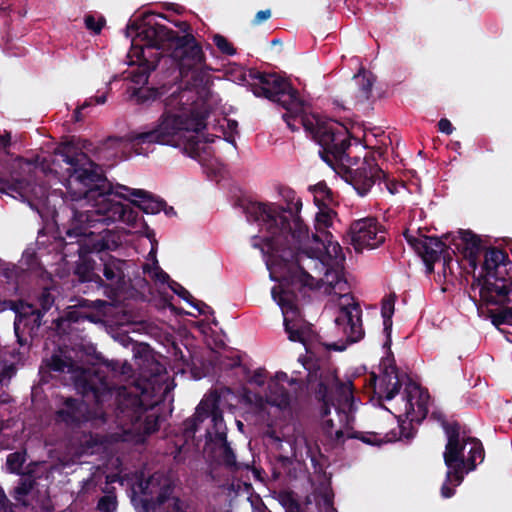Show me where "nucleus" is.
Listing matches in <instances>:
<instances>
[{"instance_id": "51", "label": "nucleus", "mask_w": 512, "mask_h": 512, "mask_svg": "<svg viewBox=\"0 0 512 512\" xmlns=\"http://www.w3.org/2000/svg\"><path fill=\"white\" fill-rule=\"evenodd\" d=\"M224 120L226 122V129H227V131L224 129V134L226 136L225 139L229 143H235L234 136H235V134L238 133V131H237L238 122L236 120H232V119H224Z\"/></svg>"}, {"instance_id": "17", "label": "nucleus", "mask_w": 512, "mask_h": 512, "mask_svg": "<svg viewBox=\"0 0 512 512\" xmlns=\"http://www.w3.org/2000/svg\"><path fill=\"white\" fill-rule=\"evenodd\" d=\"M403 236L410 247L416 252L423 260L427 272L434 271V264L440 259L441 253L445 248V242L436 236H414L409 230L403 233Z\"/></svg>"}, {"instance_id": "3", "label": "nucleus", "mask_w": 512, "mask_h": 512, "mask_svg": "<svg viewBox=\"0 0 512 512\" xmlns=\"http://www.w3.org/2000/svg\"><path fill=\"white\" fill-rule=\"evenodd\" d=\"M156 17L166 19L163 14L145 13L140 18L128 23V31L137 32V37L145 42L140 47L133 41L132 52L138 60L143 61L141 73L133 77L135 83H146L150 73L156 69L158 63L167 53L179 66L184 74L205 61L202 46L192 33L180 36L176 31L160 24Z\"/></svg>"}, {"instance_id": "5", "label": "nucleus", "mask_w": 512, "mask_h": 512, "mask_svg": "<svg viewBox=\"0 0 512 512\" xmlns=\"http://www.w3.org/2000/svg\"><path fill=\"white\" fill-rule=\"evenodd\" d=\"M189 91L173 92L165 99V111L157 122L143 131L134 132L131 136L133 144H160L173 147L180 146L182 134L199 133L206 127V116L198 112L189 103Z\"/></svg>"}, {"instance_id": "25", "label": "nucleus", "mask_w": 512, "mask_h": 512, "mask_svg": "<svg viewBox=\"0 0 512 512\" xmlns=\"http://www.w3.org/2000/svg\"><path fill=\"white\" fill-rule=\"evenodd\" d=\"M354 80L358 85V91L356 97L359 101H366L370 98L372 88L375 82V77L371 72H366L364 69L360 70L358 74L354 76Z\"/></svg>"}, {"instance_id": "56", "label": "nucleus", "mask_w": 512, "mask_h": 512, "mask_svg": "<svg viewBox=\"0 0 512 512\" xmlns=\"http://www.w3.org/2000/svg\"><path fill=\"white\" fill-rule=\"evenodd\" d=\"M190 305L197 309L199 314L206 315L214 313L213 309L209 305H207L203 301L196 300L195 298Z\"/></svg>"}, {"instance_id": "42", "label": "nucleus", "mask_w": 512, "mask_h": 512, "mask_svg": "<svg viewBox=\"0 0 512 512\" xmlns=\"http://www.w3.org/2000/svg\"><path fill=\"white\" fill-rule=\"evenodd\" d=\"M117 497L114 492H109L108 494L99 498L97 503V509L100 512H114L117 508Z\"/></svg>"}, {"instance_id": "33", "label": "nucleus", "mask_w": 512, "mask_h": 512, "mask_svg": "<svg viewBox=\"0 0 512 512\" xmlns=\"http://www.w3.org/2000/svg\"><path fill=\"white\" fill-rule=\"evenodd\" d=\"M19 475L21 477L18 481L17 486L14 488V498L16 500H20L22 497L29 495L37 485V481L25 476L22 473Z\"/></svg>"}, {"instance_id": "26", "label": "nucleus", "mask_w": 512, "mask_h": 512, "mask_svg": "<svg viewBox=\"0 0 512 512\" xmlns=\"http://www.w3.org/2000/svg\"><path fill=\"white\" fill-rule=\"evenodd\" d=\"M487 318L491 323L501 332L506 333V329H502V325H509L512 327V306L504 307L498 310L487 309ZM507 341L512 343V339L507 337Z\"/></svg>"}, {"instance_id": "12", "label": "nucleus", "mask_w": 512, "mask_h": 512, "mask_svg": "<svg viewBox=\"0 0 512 512\" xmlns=\"http://www.w3.org/2000/svg\"><path fill=\"white\" fill-rule=\"evenodd\" d=\"M351 245L357 253L364 249H376L386 241L387 231L376 217L368 216L351 222Z\"/></svg>"}, {"instance_id": "4", "label": "nucleus", "mask_w": 512, "mask_h": 512, "mask_svg": "<svg viewBox=\"0 0 512 512\" xmlns=\"http://www.w3.org/2000/svg\"><path fill=\"white\" fill-rule=\"evenodd\" d=\"M464 244L462 253L473 271L484 257L482 271L473 276L471 289L479 288L481 301L486 305H504L512 301V260L498 247L486 248L481 238L470 230H460Z\"/></svg>"}, {"instance_id": "45", "label": "nucleus", "mask_w": 512, "mask_h": 512, "mask_svg": "<svg viewBox=\"0 0 512 512\" xmlns=\"http://www.w3.org/2000/svg\"><path fill=\"white\" fill-rule=\"evenodd\" d=\"M47 366L49 367L50 370L61 373L64 372L67 368H69L70 364L66 360H64L60 355L53 354L50 357Z\"/></svg>"}, {"instance_id": "22", "label": "nucleus", "mask_w": 512, "mask_h": 512, "mask_svg": "<svg viewBox=\"0 0 512 512\" xmlns=\"http://www.w3.org/2000/svg\"><path fill=\"white\" fill-rule=\"evenodd\" d=\"M348 438L358 439L363 443L372 446H381L384 443L395 441V439L397 438V433L395 432V430H390L385 434L378 432L355 431L349 434Z\"/></svg>"}, {"instance_id": "32", "label": "nucleus", "mask_w": 512, "mask_h": 512, "mask_svg": "<svg viewBox=\"0 0 512 512\" xmlns=\"http://www.w3.org/2000/svg\"><path fill=\"white\" fill-rule=\"evenodd\" d=\"M271 390V401L270 403L272 405L285 408L289 406L291 397L289 392L283 387L279 386L278 384H274L273 388L270 386Z\"/></svg>"}, {"instance_id": "35", "label": "nucleus", "mask_w": 512, "mask_h": 512, "mask_svg": "<svg viewBox=\"0 0 512 512\" xmlns=\"http://www.w3.org/2000/svg\"><path fill=\"white\" fill-rule=\"evenodd\" d=\"M286 112L283 114L282 118L286 122L287 126L291 129V131H296L299 129L297 124L302 125L301 118L309 117L308 115L303 114L304 112V103L301 99V109L298 112L289 111L285 109Z\"/></svg>"}, {"instance_id": "54", "label": "nucleus", "mask_w": 512, "mask_h": 512, "mask_svg": "<svg viewBox=\"0 0 512 512\" xmlns=\"http://www.w3.org/2000/svg\"><path fill=\"white\" fill-rule=\"evenodd\" d=\"M266 380V370L259 368L254 371L253 375L249 379V383L257 386H263Z\"/></svg>"}, {"instance_id": "20", "label": "nucleus", "mask_w": 512, "mask_h": 512, "mask_svg": "<svg viewBox=\"0 0 512 512\" xmlns=\"http://www.w3.org/2000/svg\"><path fill=\"white\" fill-rule=\"evenodd\" d=\"M404 394L406 399L405 408L407 417L411 412H414L415 407H417L418 411L423 413L425 416L427 413V402L429 399L428 392L423 390L418 383L408 378V381L405 384Z\"/></svg>"}, {"instance_id": "57", "label": "nucleus", "mask_w": 512, "mask_h": 512, "mask_svg": "<svg viewBox=\"0 0 512 512\" xmlns=\"http://www.w3.org/2000/svg\"><path fill=\"white\" fill-rule=\"evenodd\" d=\"M322 502L326 512H336V509L333 506V494L329 491H325L322 494Z\"/></svg>"}, {"instance_id": "48", "label": "nucleus", "mask_w": 512, "mask_h": 512, "mask_svg": "<svg viewBox=\"0 0 512 512\" xmlns=\"http://www.w3.org/2000/svg\"><path fill=\"white\" fill-rule=\"evenodd\" d=\"M41 467L42 466L40 463L31 462L26 466L24 471H21V473L24 474L25 476L37 481L38 479H40L42 477V472L40 471Z\"/></svg>"}, {"instance_id": "36", "label": "nucleus", "mask_w": 512, "mask_h": 512, "mask_svg": "<svg viewBox=\"0 0 512 512\" xmlns=\"http://www.w3.org/2000/svg\"><path fill=\"white\" fill-rule=\"evenodd\" d=\"M26 461L24 452H14L7 456L6 465L13 474H21L22 467Z\"/></svg>"}, {"instance_id": "59", "label": "nucleus", "mask_w": 512, "mask_h": 512, "mask_svg": "<svg viewBox=\"0 0 512 512\" xmlns=\"http://www.w3.org/2000/svg\"><path fill=\"white\" fill-rule=\"evenodd\" d=\"M438 130L446 135L452 134L454 127L447 118H442L438 122Z\"/></svg>"}, {"instance_id": "1", "label": "nucleus", "mask_w": 512, "mask_h": 512, "mask_svg": "<svg viewBox=\"0 0 512 512\" xmlns=\"http://www.w3.org/2000/svg\"><path fill=\"white\" fill-rule=\"evenodd\" d=\"M287 206L277 203L249 202L244 208L248 221L256 222L261 231L266 232L265 244L269 250L267 266L270 270L279 273V286H274L271 295L281 307L284 315V328L288 339L292 342L306 344L312 332L308 323L295 320L299 315L297 295L294 287H315L314 277L307 272L303 258L306 257L315 265H324L323 258L337 259L342 252L338 242L332 241V234L323 231L325 240L318 234H313V240L322 245V248L304 249V243L309 239L308 226L303 222L299 213L302 201L293 200L294 192L290 191Z\"/></svg>"}, {"instance_id": "62", "label": "nucleus", "mask_w": 512, "mask_h": 512, "mask_svg": "<svg viewBox=\"0 0 512 512\" xmlns=\"http://www.w3.org/2000/svg\"><path fill=\"white\" fill-rule=\"evenodd\" d=\"M173 24L183 33H191V25L187 21H174Z\"/></svg>"}, {"instance_id": "19", "label": "nucleus", "mask_w": 512, "mask_h": 512, "mask_svg": "<svg viewBox=\"0 0 512 512\" xmlns=\"http://www.w3.org/2000/svg\"><path fill=\"white\" fill-rule=\"evenodd\" d=\"M88 406L83 399L66 397L61 407L56 411L58 421L69 426H80L89 420Z\"/></svg>"}, {"instance_id": "10", "label": "nucleus", "mask_w": 512, "mask_h": 512, "mask_svg": "<svg viewBox=\"0 0 512 512\" xmlns=\"http://www.w3.org/2000/svg\"><path fill=\"white\" fill-rule=\"evenodd\" d=\"M248 76L253 80L250 86L256 97H264L289 111L298 112L301 109L298 90L280 75L251 69Z\"/></svg>"}, {"instance_id": "44", "label": "nucleus", "mask_w": 512, "mask_h": 512, "mask_svg": "<svg viewBox=\"0 0 512 512\" xmlns=\"http://www.w3.org/2000/svg\"><path fill=\"white\" fill-rule=\"evenodd\" d=\"M165 506V512H187V504L179 497H171L163 505Z\"/></svg>"}, {"instance_id": "24", "label": "nucleus", "mask_w": 512, "mask_h": 512, "mask_svg": "<svg viewBox=\"0 0 512 512\" xmlns=\"http://www.w3.org/2000/svg\"><path fill=\"white\" fill-rule=\"evenodd\" d=\"M395 296L389 295L383 298L381 306V315L383 318L384 331L387 335V340L384 347L390 349L391 347V328L392 316L394 314Z\"/></svg>"}, {"instance_id": "47", "label": "nucleus", "mask_w": 512, "mask_h": 512, "mask_svg": "<svg viewBox=\"0 0 512 512\" xmlns=\"http://www.w3.org/2000/svg\"><path fill=\"white\" fill-rule=\"evenodd\" d=\"M169 287L176 295H178L187 303L191 304L194 300V297L190 294V292L178 282L172 280L169 284Z\"/></svg>"}, {"instance_id": "40", "label": "nucleus", "mask_w": 512, "mask_h": 512, "mask_svg": "<svg viewBox=\"0 0 512 512\" xmlns=\"http://www.w3.org/2000/svg\"><path fill=\"white\" fill-rule=\"evenodd\" d=\"M143 271L145 273H148L149 276L156 282H159L161 284L168 283L170 281V276L162 270V268L155 263L153 266H150L149 264H145L143 266Z\"/></svg>"}, {"instance_id": "7", "label": "nucleus", "mask_w": 512, "mask_h": 512, "mask_svg": "<svg viewBox=\"0 0 512 512\" xmlns=\"http://www.w3.org/2000/svg\"><path fill=\"white\" fill-rule=\"evenodd\" d=\"M161 387L153 381L140 378L128 387H120L117 392L118 416L128 421L135 430L151 435L159 430L160 414L156 407Z\"/></svg>"}, {"instance_id": "38", "label": "nucleus", "mask_w": 512, "mask_h": 512, "mask_svg": "<svg viewBox=\"0 0 512 512\" xmlns=\"http://www.w3.org/2000/svg\"><path fill=\"white\" fill-rule=\"evenodd\" d=\"M107 98L105 94L94 96L86 99L84 103L77 107L73 113V119L75 122L82 121L84 116L82 114V111L88 107H91L95 104H104L106 102Z\"/></svg>"}, {"instance_id": "23", "label": "nucleus", "mask_w": 512, "mask_h": 512, "mask_svg": "<svg viewBox=\"0 0 512 512\" xmlns=\"http://www.w3.org/2000/svg\"><path fill=\"white\" fill-rule=\"evenodd\" d=\"M219 401L220 398L217 394L201 400V402H206L207 406L204 407L203 413L206 414V419L211 418L215 431L222 429L224 426L223 412L219 406Z\"/></svg>"}, {"instance_id": "46", "label": "nucleus", "mask_w": 512, "mask_h": 512, "mask_svg": "<svg viewBox=\"0 0 512 512\" xmlns=\"http://www.w3.org/2000/svg\"><path fill=\"white\" fill-rule=\"evenodd\" d=\"M337 391L345 404L352 403L354 396L353 383L351 381H347L346 383H340V385L337 388Z\"/></svg>"}, {"instance_id": "8", "label": "nucleus", "mask_w": 512, "mask_h": 512, "mask_svg": "<svg viewBox=\"0 0 512 512\" xmlns=\"http://www.w3.org/2000/svg\"><path fill=\"white\" fill-rule=\"evenodd\" d=\"M301 122L305 131L321 147L319 155L328 165L332 166L334 162L349 165L358 163V158L349 155L351 134L342 123L318 115L301 118Z\"/></svg>"}, {"instance_id": "39", "label": "nucleus", "mask_w": 512, "mask_h": 512, "mask_svg": "<svg viewBox=\"0 0 512 512\" xmlns=\"http://www.w3.org/2000/svg\"><path fill=\"white\" fill-rule=\"evenodd\" d=\"M222 453L220 455L222 464L231 470H237L239 468L236 460V455L230 446V443L222 445Z\"/></svg>"}, {"instance_id": "53", "label": "nucleus", "mask_w": 512, "mask_h": 512, "mask_svg": "<svg viewBox=\"0 0 512 512\" xmlns=\"http://www.w3.org/2000/svg\"><path fill=\"white\" fill-rule=\"evenodd\" d=\"M452 254H454V251H450L449 246L445 243V248L443 249V253H441L440 258L443 259V272L444 274L447 273V270L451 273V261H452Z\"/></svg>"}, {"instance_id": "52", "label": "nucleus", "mask_w": 512, "mask_h": 512, "mask_svg": "<svg viewBox=\"0 0 512 512\" xmlns=\"http://www.w3.org/2000/svg\"><path fill=\"white\" fill-rule=\"evenodd\" d=\"M79 305L81 307H88V308H93V309H96L98 311H101L103 308H105L106 306H108V302L105 301V300H101V299H97V300H94V301H90L88 299H83L79 302Z\"/></svg>"}, {"instance_id": "31", "label": "nucleus", "mask_w": 512, "mask_h": 512, "mask_svg": "<svg viewBox=\"0 0 512 512\" xmlns=\"http://www.w3.org/2000/svg\"><path fill=\"white\" fill-rule=\"evenodd\" d=\"M196 134H190L189 136L182 134L179 146L184 154L193 159L200 157V140Z\"/></svg>"}, {"instance_id": "61", "label": "nucleus", "mask_w": 512, "mask_h": 512, "mask_svg": "<svg viewBox=\"0 0 512 512\" xmlns=\"http://www.w3.org/2000/svg\"><path fill=\"white\" fill-rule=\"evenodd\" d=\"M332 442L336 445H340L344 443V432L342 429H339L332 433V438H330Z\"/></svg>"}, {"instance_id": "15", "label": "nucleus", "mask_w": 512, "mask_h": 512, "mask_svg": "<svg viewBox=\"0 0 512 512\" xmlns=\"http://www.w3.org/2000/svg\"><path fill=\"white\" fill-rule=\"evenodd\" d=\"M346 174L347 181L360 196L367 195L376 183L385 181L387 177L374 157H364L359 167L356 169L349 167Z\"/></svg>"}, {"instance_id": "58", "label": "nucleus", "mask_w": 512, "mask_h": 512, "mask_svg": "<svg viewBox=\"0 0 512 512\" xmlns=\"http://www.w3.org/2000/svg\"><path fill=\"white\" fill-rule=\"evenodd\" d=\"M270 17H271L270 9L260 10L254 16V18L252 20V25H254V26L260 25L262 22L268 20Z\"/></svg>"}, {"instance_id": "14", "label": "nucleus", "mask_w": 512, "mask_h": 512, "mask_svg": "<svg viewBox=\"0 0 512 512\" xmlns=\"http://www.w3.org/2000/svg\"><path fill=\"white\" fill-rule=\"evenodd\" d=\"M99 272H102V283L97 288L103 290V295L111 300L117 299L127 286L125 269L127 261L116 258L108 253L99 256Z\"/></svg>"}, {"instance_id": "18", "label": "nucleus", "mask_w": 512, "mask_h": 512, "mask_svg": "<svg viewBox=\"0 0 512 512\" xmlns=\"http://www.w3.org/2000/svg\"><path fill=\"white\" fill-rule=\"evenodd\" d=\"M361 308L358 304L343 306L335 319V324L341 328L349 344L356 343L364 337Z\"/></svg>"}, {"instance_id": "37", "label": "nucleus", "mask_w": 512, "mask_h": 512, "mask_svg": "<svg viewBox=\"0 0 512 512\" xmlns=\"http://www.w3.org/2000/svg\"><path fill=\"white\" fill-rule=\"evenodd\" d=\"M314 201L316 205H325V201H331L332 191L325 182H319L313 187Z\"/></svg>"}, {"instance_id": "49", "label": "nucleus", "mask_w": 512, "mask_h": 512, "mask_svg": "<svg viewBox=\"0 0 512 512\" xmlns=\"http://www.w3.org/2000/svg\"><path fill=\"white\" fill-rule=\"evenodd\" d=\"M281 499L286 512H300V504L290 493L282 495Z\"/></svg>"}, {"instance_id": "60", "label": "nucleus", "mask_w": 512, "mask_h": 512, "mask_svg": "<svg viewBox=\"0 0 512 512\" xmlns=\"http://www.w3.org/2000/svg\"><path fill=\"white\" fill-rule=\"evenodd\" d=\"M333 429H334V422L332 419H326L323 421L322 430H323V433L327 437L332 438Z\"/></svg>"}, {"instance_id": "9", "label": "nucleus", "mask_w": 512, "mask_h": 512, "mask_svg": "<svg viewBox=\"0 0 512 512\" xmlns=\"http://www.w3.org/2000/svg\"><path fill=\"white\" fill-rule=\"evenodd\" d=\"M40 308L23 300H10L9 308L15 312L14 331L20 346L29 344L42 325L43 316L54 305L50 288L44 287L37 296Z\"/></svg>"}, {"instance_id": "21", "label": "nucleus", "mask_w": 512, "mask_h": 512, "mask_svg": "<svg viewBox=\"0 0 512 512\" xmlns=\"http://www.w3.org/2000/svg\"><path fill=\"white\" fill-rule=\"evenodd\" d=\"M120 245V236L118 233L104 229L99 233V237L95 239L91 245V253L100 254L101 252L113 251Z\"/></svg>"}, {"instance_id": "55", "label": "nucleus", "mask_w": 512, "mask_h": 512, "mask_svg": "<svg viewBox=\"0 0 512 512\" xmlns=\"http://www.w3.org/2000/svg\"><path fill=\"white\" fill-rule=\"evenodd\" d=\"M331 224V219L326 213H318L316 215V229L322 232L324 228H327Z\"/></svg>"}, {"instance_id": "27", "label": "nucleus", "mask_w": 512, "mask_h": 512, "mask_svg": "<svg viewBox=\"0 0 512 512\" xmlns=\"http://www.w3.org/2000/svg\"><path fill=\"white\" fill-rule=\"evenodd\" d=\"M27 181L17 173L11 172L9 176L0 175V192L10 194L12 192L21 193Z\"/></svg>"}, {"instance_id": "63", "label": "nucleus", "mask_w": 512, "mask_h": 512, "mask_svg": "<svg viewBox=\"0 0 512 512\" xmlns=\"http://www.w3.org/2000/svg\"><path fill=\"white\" fill-rule=\"evenodd\" d=\"M10 504L9 499L5 495V493L0 491V512H7L8 506Z\"/></svg>"}, {"instance_id": "41", "label": "nucleus", "mask_w": 512, "mask_h": 512, "mask_svg": "<svg viewBox=\"0 0 512 512\" xmlns=\"http://www.w3.org/2000/svg\"><path fill=\"white\" fill-rule=\"evenodd\" d=\"M156 91L152 89H135V91L132 94V98L136 102V104L139 105H147L156 99Z\"/></svg>"}, {"instance_id": "34", "label": "nucleus", "mask_w": 512, "mask_h": 512, "mask_svg": "<svg viewBox=\"0 0 512 512\" xmlns=\"http://www.w3.org/2000/svg\"><path fill=\"white\" fill-rule=\"evenodd\" d=\"M413 418L409 420L398 421L397 429H394L397 433L396 440H405L406 442H410L416 435L417 430L414 428Z\"/></svg>"}, {"instance_id": "6", "label": "nucleus", "mask_w": 512, "mask_h": 512, "mask_svg": "<svg viewBox=\"0 0 512 512\" xmlns=\"http://www.w3.org/2000/svg\"><path fill=\"white\" fill-rule=\"evenodd\" d=\"M441 427L446 435L447 442L443 452V460L447 467L445 481L441 487L443 498H451L455 494L467 473L476 469L485 458L482 442L470 436L456 421L442 420Z\"/></svg>"}, {"instance_id": "13", "label": "nucleus", "mask_w": 512, "mask_h": 512, "mask_svg": "<svg viewBox=\"0 0 512 512\" xmlns=\"http://www.w3.org/2000/svg\"><path fill=\"white\" fill-rule=\"evenodd\" d=\"M112 194L110 198L115 200L112 196L122 198L130 202V204L145 214L155 215L161 211L167 216L176 215V211L172 206H168L166 201L155 194L144 190L130 188L125 185L118 184L115 188L112 186Z\"/></svg>"}, {"instance_id": "29", "label": "nucleus", "mask_w": 512, "mask_h": 512, "mask_svg": "<svg viewBox=\"0 0 512 512\" xmlns=\"http://www.w3.org/2000/svg\"><path fill=\"white\" fill-rule=\"evenodd\" d=\"M207 406L206 402H201L196 407L195 413L184 420L183 422V432L186 436L190 437L195 434L198 430L199 425L206 420V414L203 413L204 407Z\"/></svg>"}, {"instance_id": "11", "label": "nucleus", "mask_w": 512, "mask_h": 512, "mask_svg": "<svg viewBox=\"0 0 512 512\" xmlns=\"http://www.w3.org/2000/svg\"><path fill=\"white\" fill-rule=\"evenodd\" d=\"M74 386L83 399L96 406L109 401L116 388L104 371L95 369H81L74 376Z\"/></svg>"}, {"instance_id": "30", "label": "nucleus", "mask_w": 512, "mask_h": 512, "mask_svg": "<svg viewBox=\"0 0 512 512\" xmlns=\"http://www.w3.org/2000/svg\"><path fill=\"white\" fill-rule=\"evenodd\" d=\"M172 494V488L169 485L163 486L157 494L155 500L142 499V509L144 512H155L157 507L164 505Z\"/></svg>"}, {"instance_id": "43", "label": "nucleus", "mask_w": 512, "mask_h": 512, "mask_svg": "<svg viewBox=\"0 0 512 512\" xmlns=\"http://www.w3.org/2000/svg\"><path fill=\"white\" fill-rule=\"evenodd\" d=\"M213 43L224 55L233 56L236 54V49L234 48L233 44L221 34H215L213 36Z\"/></svg>"}, {"instance_id": "50", "label": "nucleus", "mask_w": 512, "mask_h": 512, "mask_svg": "<svg viewBox=\"0 0 512 512\" xmlns=\"http://www.w3.org/2000/svg\"><path fill=\"white\" fill-rule=\"evenodd\" d=\"M105 20L104 18H101L99 21H96V19L92 15H87L85 17V26L88 30H91L95 34H99L104 26Z\"/></svg>"}, {"instance_id": "2", "label": "nucleus", "mask_w": 512, "mask_h": 512, "mask_svg": "<svg viewBox=\"0 0 512 512\" xmlns=\"http://www.w3.org/2000/svg\"><path fill=\"white\" fill-rule=\"evenodd\" d=\"M58 161L66 164L67 193L72 201L87 200L94 202V209L78 211L72 209V227L66 231L70 239L76 238L79 262L76 264L74 274L82 283H102L99 263L83 252L84 246L79 238L88 234L87 228L96 227L97 224L110 225L121 221L127 225L135 226L139 217L138 211L130 205L123 204L110 198L112 184L103 174L99 165L94 163L84 152H78L71 145H63L55 152Z\"/></svg>"}, {"instance_id": "16", "label": "nucleus", "mask_w": 512, "mask_h": 512, "mask_svg": "<svg viewBox=\"0 0 512 512\" xmlns=\"http://www.w3.org/2000/svg\"><path fill=\"white\" fill-rule=\"evenodd\" d=\"M388 350V356L381 362L383 370L379 383H377V375L371 373L370 385L373 386L374 392L378 395L379 399L390 401L400 392L402 383L398 375V368L395 364L393 353L391 349Z\"/></svg>"}, {"instance_id": "64", "label": "nucleus", "mask_w": 512, "mask_h": 512, "mask_svg": "<svg viewBox=\"0 0 512 512\" xmlns=\"http://www.w3.org/2000/svg\"><path fill=\"white\" fill-rule=\"evenodd\" d=\"M11 143V134L9 132H5L3 135H0V147L7 148Z\"/></svg>"}, {"instance_id": "28", "label": "nucleus", "mask_w": 512, "mask_h": 512, "mask_svg": "<svg viewBox=\"0 0 512 512\" xmlns=\"http://www.w3.org/2000/svg\"><path fill=\"white\" fill-rule=\"evenodd\" d=\"M315 398L321 402L320 414L322 418H325L330 414L331 407H335L337 412H340L339 406H335L334 403L330 402L329 388L323 381L318 382L315 388Z\"/></svg>"}]
</instances>
